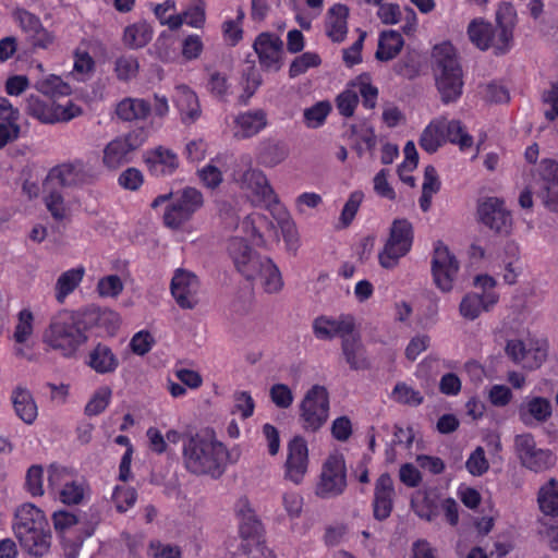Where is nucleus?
I'll return each instance as SVG.
<instances>
[{
  "instance_id": "nucleus-1",
  "label": "nucleus",
  "mask_w": 558,
  "mask_h": 558,
  "mask_svg": "<svg viewBox=\"0 0 558 558\" xmlns=\"http://www.w3.org/2000/svg\"><path fill=\"white\" fill-rule=\"evenodd\" d=\"M228 460L229 451L221 441L197 433L184 437L182 463L190 473L219 478Z\"/></svg>"
},
{
  "instance_id": "nucleus-2",
  "label": "nucleus",
  "mask_w": 558,
  "mask_h": 558,
  "mask_svg": "<svg viewBox=\"0 0 558 558\" xmlns=\"http://www.w3.org/2000/svg\"><path fill=\"white\" fill-rule=\"evenodd\" d=\"M13 530L21 546L31 555L41 557L50 548V531L44 512L32 504L15 511Z\"/></svg>"
},
{
  "instance_id": "nucleus-3",
  "label": "nucleus",
  "mask_w": 558,
  "mask_h": 558,
  "mask_svg": "<svg viewBox=\"0 0 558 558\" xmlns=\"http://www.w3.org/2000/svg\"><path fill=\"white\" fill-rule=\"evenodd\" d=\"M496 29L489 23L474 20L468 27L470 40L481 50L490 46L497 54L506 53L512 41V33L517 22V12L510 3L499 5L496 13Z\"/></svg>"
},
{
  "instance_id": "nucleus-4",
  "label": "nucleus",
  "mask_w": 558,
  "mask_h": 558,
  "mask_svg": "<svg viewBox=\"0 0 558 558\" xmlns=\"http://www.w3.org/2000/svg\"><path fill=\"white\" fill-rule=\"evenodd\" d=\"M43 340L61 355L74 356L80 347L87 341L81 316L75 312L60 311L51 317Z\"/></svg>"
},
{
  "instance_id": "nucleus-5",
  "label": "nucleus",
  "mask_w": 558,
  "mask_h": 558,
  "mask_svg": "<svg viewBox=\"0 0 558 558\" xmlns=\"http://www.w3.org/2000/svg\"><path fill=\"white\" fill-rule=\"evenodd\" d=\"M434 73L436 86L442 102L456 101L462 94V69L457 58L456 49L449 43L434 47Z\"/></svg>"
},
{
  "instance_id": "nucleus-6",
  "label": "nucleus",
  "mask_w": 558,
  "mask_h": 558,
  "mask_svg": "<svg viewBox=\"0 0 558 558\" xmlns=\"http://www.w3.org/2000/svg\"><path fill=\"white\" fill-rule=\"evenodd\" d=\"M413 242V228L407 219H396L391 227L389 236L378 254V260L383 268L392 269L401 257L405 256Z\"/></svg>"
},
{
  "instance_id": "nucleus-7",
  "label": "nucleus",
  "mask_w": 558,
  "mask_h": 558,
  "mask_svg": "<svg viewBox=\"0 0 558 558\" xmlns=\"http://www.w3.org/2000/svg\"><path fill=\"white\" fill-rule=\"evenodd\" d=\"M329 416V393L326 387L314 385L300 404V421L306 432H317Z\"/></svg>"
},
{
  "instance_id": "nucleus-8",
  "label": "nucleus",
  "mask_w": 558,
  "mask_h": 558,
  "mask_svg": "<svg viewBox=\"0 0 558 558\" xmlns=\"http://www.w3.org/2000/svg\"><path fill=\"white\" fill-rule=\"evenodd\" d=\"M25 110L27 114L46 124L66 122L82 112L81 108L73 104L62 106L51 98L43 99L37 95H29L26 98Z\"/></svg>"
},
{
  "instance_id": "nucleus-9",
  "label": "nucleus",
  "mask_w": 558,
  "mask_h": 558,
  "mask_svg": "<svg viewBox=\"0 0 558 558\" xmlns=\"http://www.w3.org/2000/svg\"><path fill=\"white\" fill-rule=\"evenodd\" d=\"M478 221L499 236H508L513 219L505 202L498 197H485L477 203Z\"/></svg>"
},
{
  "instance_id": "nucleus-10",
  "label": "nucleus",
  "mask_w": 558,
  "mask_h": 558,
  "mask_svg": "<svg viewBox=\"0 0 558 558\" xmlns=\"http://www.w3.org/2000/svg\"><path fill=\"white\" fill-rule=\"evenodd\" d=\"M203 194L195 187H185L178 192L174 201L163 214V222L171 229H179L203 206Z\"/></svg>"
},
{
  "instance_id": "nucleus-11",
  "label": "nucleus",
  "mask_w": 558,
  "mask_h": 558,
  "mask_svg": "<svg viewBox=\"0 0 558 558\" xmlns=\"http://www.w3.org/2000/svg\"><path fill=\"white\" fill-rule=\"evenodd\" d=\"M145 141L146 134L143 129H137L124 136L116 137L104 148V165L109 169H118L130 161V155L140 148Z\"/></svg>"
},
{
  "instance_id": "nucleus-12",
  "label": "nucleus",
  "mask_w": 558,
  "mask_h": 558,
  "mask_svg": "<svg viewBox=\"0 0 558 558\" xmlns=\"http://www.w3.org/2000/svg\"><path fill=\"white\" fill-rule=\"evenodd\" d=\"M514 450L520 463L531 471L542 472L554 464L551 451L537 447L534 436L530 433L515 436Z\"/></svg>"
},
{
  "instance_id": "nucleus-13",
  "label": "nucleus",
  "mask_w": 558,
  "mask_h": 558,
  "mask_svg": "<svg viewBox=\"0 0 558 558\" xmlns=\"http://www.w3.org/2000/svg\"><path fill=\"white\" fill-rule=\"evenodd\" d=\"M534 189L536 196L550 211L558 213V162L544 159L537 168Z\"/></svg>"
},
{
  "instance_id": "nucleus-14",
  "label": "nucleus",
  "mask_w": 558,
  "mask_h": 558,
  "mask_svg": "<svg viewBox=\"0 0 558 558\" xmlns=\"http://www.w3.org/2000/svg\"><path fill=\"white\" fill-rule=\"evenodd\" d=\"M459 262L442 242H437L432 259L434 283L442 292H450L459 272Z\"/></svg>"
},
{
  "instance_id": "nucleus-15",
  "label": "nucleus",
  "mask_w": 558,
  "mask_h": 558,
  "mask_svg": "<svg viewBox=\"0 0 558 558\" xmlns=\"http://www.w3.org/2000/svg\"><path fill=\"white\" fill-rule=\"evenodd\" d=\"M347 486L345 465L341 456H330L323 465L316 494L323 498L340 495Z\"/></svg>"
},
{
  "instance_id": "nucleus-16",
  "label": "nucleus",
  "mask_w": 558,
  "mask_h": 558,
  "mask_svg": "<svg viewBox=\"0 0 558 558\" xmlns=\"http://www.w3.org/2000/svg\"><path fill=\"white\" fill-rule=\"evenodd\" d=\"M170 291L177 304L183 310H193L199 302V280L190 270L183 268L175 269L171 279Z\"/></svg>"
},
{
  "instance_id": "nucleus-17",
  "label": "nucleus",
  "mask_w": 558,
  "mask_h": 558,
  "mask_svg": "<svg viewBox=\"0 0 558 558\" xmlns=\"http://www.w3.org/2000/svg\"><path fill=\"white\" fill-rule=\"evenodd\" d=\"M233 178L240 187L255 197L256 201L268 204L278 202L271 185L262 170L250 166L245 170H235Z\"/></svg>"
},
{
  "instance_id": "nucleus-18",
  "label": "nucleus",
  "mask_w": 558,
  "mask_h": 558,
  "mask_svg": "<svg viewBox=\"0 0 558 558\" xmlns=\"http://www.w3.org/2000/svg\"><path fill=\"white\" fill-rule=\"evenodd\" d=\"M308 468V448L301 436L293 437L288 444V457L284 463V478L294 484L302 483Z\"/></svg>"
},
{
  "instance_id": "nucleus-19",
  "label": "nucleus",
  "mask_w": 558,
  "mask_h": 558,
  "mask_svg": "<svg viewBox=\"0 0 558 558\" xmlns=\"http://www.w3.org/2000/svg\"><path fill=\"white\" fill-rule=\"evenodd\" d=\"M92 177L82 162L63 163L52 168L45 181L46 186L75 187L90 182Z\"/></svg>"
},
{
  "instance_id": "nucleus-20",
  "label": "nucleus",
  "mask_w": 558,
  "mask_h": 558,
  "mask_svg": "<svg viewBox=\"0 0 558 558\" xmlns=\"http://www.w3.org/2000/svg\"><path fill=\"white\" fill-rule=\"evenodd\" d=\"M228 252L238 271L247 280H255L256 269L264 258L257 256L241 238H232L229 241Z\"/></svg>"
},
{
  "instance_id": "nucleus-21",
  "label": "nucleus",
  "mask_w": 558,
  "mask_h": 558,
  "mask_svg": "<svg viewBox=\"0 0 558 558\" xmlns=\"http://www.w3.org/2000/svg\"><path fill=\"white\" fill-rule=\"evenodd\" d=\"M354 318L350 315H341L338 318L319 316L313 322L314 335L320 340H331L340 337L342 340L353 332Z\"/></svg>"
},
{
  "instance_id": "nucleus-22",
  "label": "nucleus",
  "mask_w": 558,
  "mask_h": 558,
  "mask_svg": "<svg viewBox=\"0 0 558 558\" xmlns=\"http://www.w3.org/2000/svg\"><path fill=\"white\" fill-rule=\"evenodd\" d=\"M395 486L391 476L383 473L375 483L373 515L378 521L390 517L393 509Z\"/></svg>"
},
{
  "instance_id": "nucleus-23",
  "label": "nucleus",
  "mask_w": 558,
  "mask_h": 558,
  "mask_svg": "<svg viewBox=\"0 0 558 558\" xmlns=\"http://www.w3.org/2000/svg\"><path fill=\"white\" fill-rule=\"evenodd\" d=\"M519 418L525 426L547 422L553 414L551 402L544 397L526 398L519 407Z\"/></svg>"
},
{
  "instance_id": "nucleus-24",
  "label": "nucleus",
  "mask_w": 558,
  "mask_h": 558,
  "mask_svg": "<svg viewBox=\"0 0 558 558\" xmlns=\"http://www.w3.org/2000/svg\"><path fill=\"white\" fill-rule=\"evenodd\" d=\"M498 299L499 295L496 292H469L459 304V313L466 320H475L483 312H489Z\"/></svg>"
},
{
  "instance_id": "nucleus-25",
  "label": "nucleus",
  "mask_w": 558,
  "mask_h": 558,
  "mask_svg": "<svg viewBox=\"0 0 558 558\" xmlns=\"http://www.w3.org/2000/svg\"><path fill=\"white\" fill-rule=\"evenodd\" d=\"M267 124V113L264 109H254L239 113L234 119V137L240 140L253 137L263 131Z\"/></svg>"
},
{
  "instance_id": "nucleus-26",
  "label": "nucleus",
  "mask_w": 558,
  "mask_h": 558,
  "mask_svg": "<svg viewBox=\"0 0 558 558\" xmlns=\"http://www.w3.org/2000/svg\"><path fill=\"white\" fill-rule=\"evenodd\" d=\"M281 48V39L268 33L260 34L254 41V50L259 63L266 69H270L279 61Z\"/></svg>"
},
{
  "instance_id": "nucleus-27",
  "label": "nucleus",
  "mask_w": 558,
  "mask_h": 558,
  "mask_svg": "<svg viewBox=\"0 0 558 558\" xmlns=\"http://www.w3.org/2000/svg\"><path fill=\"white\" fill-rule=\"evenodd\" d=\"M342 354L351 369H367L369 362L366 356L365 348L359 336L353 332L342 340Z\"/></svg>"
},
{
  "instance_id": "nucleus-28",
  "label": "nucleus",
  "mask_w": 558,
  "mask_h": 558,
  "mask_svg": "<svg viewBox=\"0 0 558 558\" xmlns=\"http://www.w3.org/2000/svg\"><path fill=\"white\" fill-rule=\"evenodd\" d=\"M349 15V9L347 5L337 3L332 5L326 16V33L327 36L335 43H341L344 40L348 25L347 19Z\"/></svg>"
},
{
  "instance_id": "nucleus-29",
  "label": "nucleus",
  "mask_w": 558,
  "mask_h": 558,
  "mask_svg": "<svg viewBox=\"0 0 558 558\" xmlns=\"http://www.w3.org/2000/svg\"><path fill=\"white\" fill-rule=\"evenodd\" d=\"M149 170L155 175H170L179 167V160L177 155L163 147H158L155 150L148 153L146 158Z\"/></svg>"
},
{
  "instance_id": "nucleus-30",
  "label": "nucleus",
  "mask_w": 558,
  "mask_h": 558,
  "mask_svg": "<svg viewBox=\"0 0 558 558\" xmlns=\"http://www.w3.org/2000/svg\"><path fill=\"white\" fill-rule=\"evenodd\" d=\"M175 102L186 124L195 122L201 116V106L196 94L187 86L177 87Z\"/></svg>"
},
{
  "instance_id": "nucleus-31",
  "label": "nucleus",
  "mask_w": 558,
  "mask_h": 558,
  "mask_svg": "<svg viewBox=\"0 0 558 558\" xmlns=\"http://www.w3.org/2000/svg\"><path fill=\"white\" fill-rule=\"evenodd\" d=\"M12 403L16 415L26 424H32L37 417V405L28 389L17 386L12 391Z\"/></svg>"
},
{
  "instance_id": "nucleus-32",
  "label": "nucleus",
  "mask_w": 558,
  "mask_h": 558,
  "mask_svg": "<svg viewBox=\"0 0 558 558\" xmlns=\"http://www.w3.org/2000/svg\"><path fill=\"white\" fill-rule=\"evenodd\" d=\"M151 112V105L142 98H124L116 108V113L122 121L145 120Z\"/></svg>"
},
{
  "instance_id": "nucleus-33",
  "label": "nucleus",
  "mask_w": 558,
  "mask_h": 558,
  "mask_svg": "<svg viewBox=\"0 0 558 558\" xmlns=\"http://www.w3.org/2000/svg\"><path fill=\"white\" fill-rule=\"evenodd\" d=\"M88 365L98 374H107L117 369L119 361L109 347L98 343L89 353Z\"/></svg>"
},
{
  "instance_id": "nucleus-34",
  "label": "nucleus",
  "mask_w": 558,
  "mask_h": 558,
  "mask_svg": "<svg viewBox=\"0 0 558 558\" xmlns=\"http://www.w3.org/2000/svg\"><path fill=\"white\" fill-rule=\"evenodd\" d=\"M404 40L397 31H384L378 40L375 58L379 61H389L401 51Z\"/></svg>"
},
{
  "instance_id": "nucleus-35",
  "label": "nucleus",
  "mask_w": 558,
  "mask_h": 558,
  "mask_svg": "<svg viewBox=\"0 0 558 558\" xmlns=\"http://www.w3.org/2000/svg\"><path fill=\"white\" fill-rule=\"evenodd\" d=\"M537 504L546 517L558 518V481L550 478L539 487Z\"/></svg>"
},
{
  "instance_id": "nucleus-36",
  "label": "nucleus",
  "mask_w": 558,
  "mask_h": 558,
  "mask_svg": "<svg viewBox=\"0 0 558 558\" xmlns=\"http://www.w3.org/2000/svg\"><path fill=\"white\" fill-rule=\"evenodd\" d=\"M85 275V268L78 266L62 272L57 279L54 291L56 300L63 303L65 298L71 294L82 282Z\"/></svg>"
},
{
  "instance_id": "nucleus-37",
  "label": "nucleus",
  "mask_w": 558,
  "mask_h": 558,
  "mask_svg": "<svg viewBox=\"0 0 558 558\" xmlns=\"http://www.w3.org/2000/svg\"><path fill=\"white\" fill-rule=\"evenodd\" d=\"M153 38V28L145 21H140L125 27L123 44L130 49L145 47Z\"/></svg>"
},
{
  "instance_id": "nucleus-38",
  "label": "nucleus",
  "mask_w": 558,
  "mask_h": 558,
  "mask_svg": "<svg viewBox=\"0 0 558 558\" xmlns=\"http://www.w3.org/2000/svg\"><path fill=\"white\" fill-rule=\"evenodd\" d=\"M239 514L241 517L239 526L241 542L264 536L263 525L247 502L242 505Z\"/></svg>"
},
{
  "instance_id": "nucleus-39",
  "label": "nucleus",
  "mask_w": 558,
  "mask_h": 558,
  "mask_svg": "<svg viewBox=\"0 0 558 558\" xmlns=\"http://www.w3.org/2000/svg\"><path fill=\"white\" fill-rule=\"evenodd\" d=\"M257 278H260L262 284L269 293L278 292L283 284L278 267L269 258H264L258 265L256 269Z\"/></svg>"
},
{
  "instance_id": "nucleus-40",
  "label": "nucleus",
  "mask_w": 558,
  "mask_h": 558,
  "mask_svg": "<svg viewBox=\"0 0 558 558\" xmlns=\"http://www.w3.org/2000/svg\"><path fill=\"white\" fill-rule=\"evenodd\" d=\"M289 155L287 145L278 141H266L263 143L258 160L265 167H276L286 160Z\"/></svg>"
},
{
  "instance_id": "nucleus-41",
  "label": "nucleus",
  "mask_w": 558,
  "mask_h": 558,
  "mask_svg": "<svg viewBox=\"0 0 558 558\" xmlns=\"http://www.w3.org/2000/svg\"><path fill=\"white\" fill-rule=\"evenodd\" d=\"M44 189L46 193L44 203L51 217L57 221L66 219L70 210L59 187L44 184Z\"/></svg>"
},
{
  "instance_id": "nucleus-42",
  "label": "nucleus",
  "mask_w": 558,
  "mask_h": 558,
  "mask_svg": "<svg viewBox=\"0 0 558 558\" xmlns=\"http://www.w3.org/2000/svg\"><path fill=\"white\" fill-rule=\"evenodd\" d=\"M440 121L445 133V141L458 144L461 149H465L472 146L473 138L464 131V128L460 121H448L445 118H441Z\"/></svg>"
},
{
  "instance_id": "nucleus-43",
  "label": "nucleus",
  "mask_w": 558,
  "mask_h": 558,
  "mask_svg": "<svg viewBox=\"0 0 558 558\" xmlns=\"http://www.w3.org/2000/svg\"><path fill=\"white\" fill-rule=\"evenodd\" d=\"M445 142V133L440 119L434 120L423 131L420 145L427 153H435Z\"/></svg>"
},
{
  "instance_id": "nucleus-44",
  "label": "nucleus",
  "mask_w": 558,
  "mask_h": 558,
  "mask_svg": "<svg viewBox=\"0 0 558 558\" xmlns=\"http://www.w3.org/2000/svg\"><path fill=\"white\" fill-rule=\"evenodd\" d=\"M35 88L44 96L51 99L56 96L70 94V86L57 75H49L38 80L35 84Z\"/></svg>"
},
{
  "instance_id": "nucleus-45",
  "label": "nucleus",
  "mask_w": 558,
  "mask_h": 558,
  "mask_svg": "<svg viewBox=\"0 0 558 558\" xmlns=\"http://www.w3.org/2000/svg\"><path fill=\"white\" fill-rule=\"evenodd\" d=\"M137 499V493L133 487L129 486H116L112 492L111 500L114 504L116 510L120 513L128 511L129 508L133 507Z\"/></svg>"
},
{
  "instance_id": "nucleus-46",
  "label": "nucleus",
  "mask_w": 558,
  "mask_h": 558,
  "mask_svg": "<svg viewBox=\"0 0 558 558\" xmlns=\"http://www.w3.org/2000/svg\"><path fill=\"white\" fill-rule=\"evenodd\" d=\"M124 289L122 279L118 275L101 277L96 286V291L101 298H118Z\"/></svg>"
},
{
  "instance_id": "nucleus-47",
  "label": "nucleus",
  "mask_w": 558,
  "mask_h": 558,
  "mask_svg": "<svg viewBox=\"0 0 558 558\" xmlns=\"http://www.w3.org/2000/svg\"><path fill=\"white\" fill-rule=\"evenodd\" d=\"M392 398L405 405L418 407L423 403L424 398L420 391L408 386L405 383H398L392 390Z\"/></svg>"
},
{
  "instance_id": "nucleus-48",
  "label": "nucleus",
  "mask_w": 558,
  "mask_h": 558,
  "mask_svg": "<svg viewBox=\"0 0 558 558\" xmlns=\"http://www.w3.org/2000/svg\"><path fill=\"white\" fill-rule=\"evenodd\" d=\"M244 78V87L243 94L239 96V101L242 105H247L250 98L256 93L258 87L262 85V75L256 70L255 65H250L247 70L243 73Z\"/></svg>"
},
{
  "instance_id": "nucleus-49",
  "label": "nucleus",
  "mask_w": 558,
  "mask_h": 558,
  "mask_svg": "<svg viewBox=\"0 0 558 558\" xmlns=\"http://www.w3.org/2000/svg\"><path fill=\"white\" fill-rule=\"evenodd\" d=\"M111 395L112 391L109 387L97 389L85 407V414L94 416L104 412L110 402Z\"/></svg>"
},
{
  "instance_id": "nucleus-50",
  "label": "nucleus",
  "mask_w": 558,
  "mask_h": 558,
  "mask_svg": "<svg viewBox=\"0 0 558 558\" xmlns=\"http://www.w3.org/2000/svg\"><path fill=\"white\" fill-rule=\"evenodd\" d=\"M547 357L545 343L529 341L525 350L524 368L534 369L539 367Z\"/></svg>"
},
{
  "instance_id": "nucleus-51",
  "label": "nucleus",
  "mask_w": 558,
  "mask_h": 558,
  "mask_svg": "<svg viewBox=\"0 0 558 558\" xmlns=\"http://www.w3.org/2000/svg\"><path fill=\"white\" fill-rule=\"evenodd\" d=\"M331 110V106L328 101H319L304 110V120L308 128H318L320 126L328 113Z\"/></svg>"
},
{
  "instance_id": "nucleus-52",
  "label": "nucleus",
  "mask_w": 558,
  "mask_h": 558,
  "mask_svg": "<svg viewBox=\"0 0 558 558\" xmlns=\"http://www.w3.org/2000/svg\"><path fill=\"white\" fill-rule=\"evenodd\" d=\"M320 57L315 52H304L296 57L290 64V77H296L305 73L310 68H316L320 64Z\"/></svg>"
},
{
  "instance_id": "nucleus-53",
  "label": "nucleus",
  "mask_w": 558,
  "mask_h": 558,
  "mask_svg": "<svg viewBox=\"0 0 558 558\" xmlns=\"http://www.w3.org/2000/svg\"><path fill=\"white\" fill-rule=\"evenodd\" d=\"M138 61L133 56H121L116 60L114 72L120 81H130L138 72Z\"/></svg>"
},
{
  "instance_id": "nucleus-54",
  "label": "nucleus",
  "mask_w": 558,
  "mask_h": 558,
  "mask_svg": "<svg viewBox=\"0 0 558 558\" xmlns=\"http://www.w3.org/2000/svg\"><path fill=\"white\" fill-rule=\"evenodd\" d=\"M19 322L14 330V339L17 343H24L33 333V313L24 308L19 313Z\"/></svg>"
},
{
  "instance_id": "nucleus-55",
  "label": "nucleus",
  "mask_w": 558,
  "mask_h": 558,
  "mask_svg": "<svg viewBox=\"0 0 558 558\" xmlns=\"http://www.w3.org/2000/svg\"><path fill=\"white\" fill-rule=\"evenodd\" d=\"M352 85L359 88L364 106L368 109H373L376 105L378 89L371 84L369 76L362 74Z\"/></svg>"
},
{
  "instance_id": "nucleus-56",
  "label": "nucleus",
  "mask_w": 558,
  "mask_h": 558,
  "mask_svg": "<svg viewBox=\"0 0 558 558\" xmlns=\"http://www.w3.org/2000/svg\"><path fill=\"white\" fill-rule=\"evenodd\" d=\"M542 102L548 108L544 110V116L548 121H554L558 117V81L551 83L548 90L542 94Z\"/></svg>"
},
{
  "instance_id": "nucleus-57",
  "label": "nucleus",
  "mask_w": 558,
  "mask_h": 558,
  "mask_svg": "<svg viewBox=\"0 0 558 558\" xmlns=\"http://www.w3.org/2000/svg\"><path fill=\"white\" fill-rule=\"evenodd\" d=\"M271 401L277 408L288 409L293 403V393L289 386L284 384H275L269 390Z\"/></svg>"
},
{
  "instance_id": "nucleus-58",
  "label": "nucleus",
  "mask_w": 558,
  "mask_h": 558,
  "mask_svg": "<svg viewBox=\"0 0 558 558\" xmlns=\"http://www.w3.org/2000/svg\"><path fill=\"white\" fill-rule=\"evenodd\" d=\"M364 194L361 191L353 192L341 211L340 220L343 227H348L354 219L359 207L363 201Z\"/></svg>"
},
{
  "instance_id": "nucleus-59",
  "label": "nucleus",
  "mask_w": 558,
  "mask_h": 558,
  "mask_svg": "<svg viewBox=\"0 0 558 558\" xmlns=\"http://www.w3.org/2000/svg\"><path fill=\"white\" fill-rule=\"evenodd\" d=\"M466 469L472 475H482L488 470V461L485 457V451L482 447H477L469 457Z\"/></svg>"
},
{
  "instance_id": "nucleus-60",
  "label": "nucleus",
  "mask_w": 558,
  "mask_h": 558,
  "mask_svg": "<svg viewBox=\"0 0 558 558\" xmlns=\"http://www.w3.org/2000/svg\"><path fill=\"white\" fill-rule=\"evenodd\" d=\"M60 498L63 504L77 505L84 498V488L76 482H66L60 492Z\"/></svg>"
},
{
  "instance_id": "nucleus-61",
  "label": "nucleus",
  "mask_w": 558,
  "mask_h": 558,
  "mask_svg": "<svg viewBox=\"0 0 558 558\" xmlns=\"http://www.w3.org/2000/svg\"><path fill=\"white\" fill-rule=\"evenodd\" d=\"M184 21L192 27L199 28L205 23V3L203 0H196L187 10L183 12Z\"/></svg>"
},
{
  "instance_id": "nucleus-62",
  "label": "nucleus",
  "mask_w": 558,
  "mask_h": 558,
  "mask_svg": "<svg viewBox=\"0 0 558 558\" xmlns=\"http://www.w3.org/2000/svg\"><path fill=\"white\" fill-rule=\"evenodd\" d=\"M43 468L40 465H32L26 474V487L33 496H43Z\"/></svg>"
},
{
  "instance_id": "nucleus-63",
  "label": "nucleus",
  "mask_w": 558,
  "mask_h": 558,
  "mask_svg": "<svg viewBox=\"0 0 558 558\" xmlns=\"http://www.w3.org/2000/svg\"><path fill=\"white\" fill-rule=\"evenodd\" d=\"M357 104V93L350 89L342 92L337 98V108L344 117H351Z\"/></svg>"
},
{
  "instance_id": "nucleus-64",
  "label": "nucleus",
  "mask_w": 558,
  "mask_h": 558,
  "mask_svg": "<svg viewBox=\"0 0 558 558\" xmlns=\"http://www.w3.org/2000/svg\"><path fill=\"white\" fill-rule=\"evenodd\" d=\"M198 177L206 187L213 190L218 187L222 182V172L213 163H208L198 170Z\"/></svg>"
}]
</instances>
